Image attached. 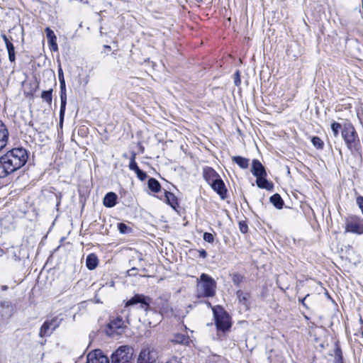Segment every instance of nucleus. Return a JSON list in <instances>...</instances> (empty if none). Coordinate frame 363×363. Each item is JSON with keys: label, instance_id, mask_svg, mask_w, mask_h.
<instances>
[{"label": "nucleus", "instance_id": "obj_25", "mask_svg": "<svg viewBox=\"0 0 363 363\" xmlns=\"http://www.w3.org/2000/svg\"><path fill=\"white\" fill-rule=\"evenodd\" d=\"M147 184H148L149 189L152 191H153L155 193H157V192H159L160 191V188H161L160 184L155 178L149 179Z\"/></svg>", "mask_w": 363, "mask_h": 363}, {"label": "nucleus", "instance_id": "obj_17", "mask_svg": "<svg viewBox=\"0 0 363 363\" xmlns=\"http://www.w3.org/2000/svg\"><path fill=\"white\" fill-rule=\"evenodd\" d=\"M45 33L49 44L50 45V49L54 51L57 50L58 47L57 44V38L53 30L48 27L45 28Z\"/></svg>", "mask_w": 363, "mask_h": 363}, {"label": "nucleus", "instance_id": "obj_16", "mask_svg": "<svg viewBox=\"0 0 363 363\" xmlns=\"http://www.w3.org/2000/svg\"><path fill=\"white\" fill-rule=\"evenodd\" d=\"M236 295L239 303L242 304L245 310L248 309L250 303L249 293L238 290Z\"/></svg>", "mask_w": 363, "mask_h": 363}, {"label": "nucleus", "instance_id": "obj_42", "mask_svg": "<svg viewBox=\"0 0 363 363\" xmlns=\"http://www.w3.org/2000/svg\"><path fill=\"white\" fill-rule=\"evenodd\" d=\"M1 37L6 44V46L7 45V43H11V42L9 40L6 35H2Z\"/></svg>", "mask_w": 363, "mask_h": 363}, {"label": "nucleus", "instance_id": "obj_39", "mask_svg": "<svg viewBox=\"0 0 363 363\" xmlns=\"http://www.w3.org/2000/svg\"><path fill=\"white\" fill-rule=\"evenodd\" d=\"M234 83L236 86H239L241 83L240 72L236 71L234 74Z\"/></svg>", "mask_w": 363, "mask_h": 363}, {"label": "nucleus", "instance_id": "obj_29", "mask_svg": "<svg viewBox=\"0 0 363 363\" xmlns=\"http://www.w3.org/2000/svg\"><path fill=\"white\" fill-rule=\"evenodd\" d=\"M117 228L121 234H129L132 233L131 227L123 223H118Z\"/></svg>", "mask_w": 363, "mask_h": 363}, {"label": "nucleus", "instance_id": "obj_4", "mask_svg": "<svg viewBox=\"0 0 363 363\" xmlns=\"http://www.w3.org/2000/svg\"><path fill=\"white\" fill-rule=\"evenodd\" d=\"M133 347L127 345L120 346L112 354L111 361L132 363Z\"/></svg>", "mask_w": 363, "mask_h": 363}, {"label": "nucleus", "instance_id": "obj_36", "mask_svg": "<svg viewBox=\"0 0 363 363\" xmlns=\"http://www.w3.org/2000/svg\"><path fill=\"white\" fill-rule=\"evenodd\" d=\"M153 315H155V316H157L158 318V320L160 321V319H161V316L163 315H169L168 314V310L165 308L161 309L160 311V314H158L157 313H153Z\"/></svg>", "mask_w": 363, "mask_h": 363}, {"label": "nucleus", "instance_id": "obj_24", "mask_svg": "<svg viewBox=\"0 0 363 363\" xmlns=\"http://www.w3.org/2000/svg\"><path fill=\"white\" fill-rule=\"evenodd\" d=\"M270 202L277 208L281 209L284 206V201L279 194H275L269 198Z\"/></svg>", "mask_w": 363, "mask_h": 363}, {"label": "nucleus", "instance_id": "obj_38", "mask_svg": "<svg viewBox=\"0 0 363 363\" xmlns=\"http://www.w3.org/2000/svg\"><path fill=\"white\" fill-rule=\"evenodd\" d=\"M58 78L60 81V85H64V83H65L63 72L61 67L58 69Z\"/></svg>", "mask_w": 363, "mask_h": 363}, {"label": "nucleus", "instance_id": "obj_40", "mask_svg": "<svg viewBox=\"0 0 363 363\" xmlns=\"http://www.w3.org/2000/svg\"><path fill=\"white\" fill-rule=\"evenodd\" d=\"M356 202L359 208L361 209L363 214V196H359L357 197Z\"/></svg>", "mask_w": 363, "mask_h": 363}, {"label": "nucleus", "instance_id": "obj_9", "mask_svg": "<svg viewBox=\"0 0 363 363\" xmlns=\"http://www.w3.org/2000/svg\"><path fill=\"white\" fill-rule=\"evenodd\" d=\"M157 352L150 347L143 349L138 358V363H157Z\"/></svg>", "mask_w": 363, "mask_h": 363}, {"label": "nucleus", "instance_id": "obj_33", "mask_svg": "<svg viewBox=\"0 0 363 363\" xmlns=\"http://www.w3.org/2000/svg\"><path fill=\"white\" fill-rule=\"evenodd\" d=\"M243 277L239 274H235L233 276V282L235 285H239L242 281Z\"/></svg>", "mask_w": 363, "mask_h": 363}, {"label": "nucleus", "instance_id": "obj_20", "mask_svg": "<svg viewBox=\"0 0 363 363\" xmlns=\"http://www.w3.org/2000/svg\"><path fill=\"white\" fill-rule=\"evenodd\" d=\"M267 176H262L257 177L256 183L259 188L264 189L267 190H272L274 185L266 179Z\"/></svg>", "mask_w": 363, "mask_h": 363}, {"label": "nucleus", "instance_id": "obj_19", "mask_svg": "<svg viewBox=\"0 0 363 363\" xmlns=\"http://www.w3.org/2000/svg\"><path fill=\"white\" fill-rule=\"evenodd\" d=\"M171 341L173 343L181 344L184 345H188L191 342V340L189 336L179 333L174 334L171 339Z\"/></svg>", "mask_w": 363, "mask_h": 363}, {"label": "nucleus", "instance_id": "obj_35", "mask_svg": "<svg viewBox=\"0 0 363 363\" xmlns=\"http://www.w3.org/2000/svg\"><path fill=\"white\" fill-rule=\"evenodd\" d=\"M239 228L241 233H246L248 230V226L245 221H240Z\"/></svg>", "mask_w": 363, "mask_h": 363}, {"label": "nucleus", "instance_id": "obj_15", "mask_svg": "<svg viewBox=\"0 0 363 363\" xmlns=\"http://www.w3.org/2000/svg\"><path fill=\"white\" fill-rule=\"evenodd\" d=\"M252 173L257 177L267 176L266 170L262 163L257 160H253L252 166Z\"/></svg>", "mask_w": 363, "mask_h": 363}, {"label": "nucleus", "instance_id": "obj_13", "mask_svg": "<svg viewBox=\"0 0 363 363\" xmlns=\"http://www.w3.org/2000/svg\"><path fill=\"white\" fill-rule=\"evenodd\" d=\"M60 124L62 125L63 123L65 108L67 104V94H66V87L65 83L64 85H60Z\"/></svg>", "mask_w": 363, "mask_h": 363}, {"label": "nucleus", "instance_id": "obj_30", "mask_svg": "<svg viewBox=\"0 0 363 363\" xmlns=\"http://www.w3.org/2000/svg\"><path fill=\"white\" fill-rule=\"evenodd\" d=\"M331 129H332L334 136L337 137L339 132L340 131L342 132V130L343 129V126L339 123L334 122L331 125Z\"/></svg>", "mask_w": 363, "mask_h": 363}, {"label": "nucleus", "instance_id": "obj_44", "mask_svg": "<svg viewBox=\"0 0 363 363\" xmlns=\"http://www.w3.org/2000/svg\"><path fill=\"white\" fill-rule=\"evenodd\" d=\"M308 296H309V295L308 294V295H306L303 298H302L301 300H300V301H301V303H302V304H303V306H306V304H305V301H306V299L307 298V297H308Z\"/></svg>", "mask_w": 363, "mask_h": 363}, {"label": "nucleus", "instance_id": "obj_8", "mask_svg": "<svg viewBox=\"0 0 363 363\" xmlns=\"http://www.w3.org/2000/svg\"><path fill=\"white\" fill-rule=\"evenodd\" d=\"M346 231L357 234L363 233V220L357 216H351L347 220Z\"/></svg>", "mask_w": 363, "mask_h": 363}, {"label": "nucleus", "instance_id": "obj_46", "mask_svg": "<svg viewBox=\"0 0 363 363\" xmlns=\"http://www.w3.org/2000/svg\"><path fill=\"white\" fill-rule=\"evenodd\" d=\"M197 2H201L202 0H196Z\"/></svg>", "mask_w": 363, "mask_h": 363}, {"label": "nucleus", "instance_id": "obj_31", "mask_svg": "<svg viewBox=\"0 0 363 363\" xmlns=\"http://www.w3.org/2000/svg\"><path fill=\"white\" fill-rule=\"evenodd\" d=\"M135 157H136V154L135 152H132V156H131L130 164H129V169L134 172H135L136 170H138V169H139V167L135 162Z\"/></svg>", "mask_w": 363, "mask_h": 363}, {"label": "nucleus", "instance_id": "obj_6", "mask_svg": "<svg viewBox=\"0 0 363 363\" xmlns=\"http://www.w3.org/2000/svg\"><path fill=\"white\" fill-rule=\"evenodd\" d=\"M342 137L350 150H352L356 147V138L357 135L352 125L345 124L343 125Z\"/></svg>", "mask_w": 363, "mask_h": 363}, {"label": "nucleus", "instance_id": "obj_45", "mask_svg": "<svg viewBox=\"0 0 363 363\" xmlns=\"http://www.w3.org/2000/svg\"><path fill=\"white\" fill-rule=\"evenodd\" d=\"M106 48H108V49H111V47L109 45H105L104 46Z\"/></svg>", "mask_w": 363, "mask_h": 363}, {"label": "nucleus", "instance_id": "obj_14", "mask_svg": "<svg viewBox=\"0 0 363 363\" xmlns=\"http://www.w3.org/2000/svg\"><path fill=\"white\" fill-rule=\"evenodd\" d=\"M9 140V130L5 124L0 121V151L7 145Z\"/></svg>", "mask_w": 363, "mask_h": 363}, {"label": "nucleus", "instance_id": "obj_11", "mask_svg": "<svg viewBox=\"0 0 363 363\" xmlns=\"http://www.w3.org/2000/svg\"><path fill=\"white\" fill-rule=\"evenodd\" d=\"M86 363H109V360L101 350H96L88 354Z\"/></svg>", "mask_w": 363, "mask_h": 363}, {"label": "nucleus", "instance_id": "obj_27", "mask_svg": "<svg viewBox=\"0 0 363 363\" xmlns=\"http://www.w3.org/2000/svg\"><path fill=\"white\" fill-rule=\"evenodd\" d=\"M41 98L50 105L52 100V89L48 91H43L41 94Z\"/></svg>", "mask_w": 363, "mask_h": 363}, {"label": "nucleus", "instance_id": "obj_2", "mask_svg": "<svg viewBox=\"0 0 363 363\" xmlns=\"http://www.w3.org/2000/svg\"><path fill=\"white\" fill-rule=\"evenodd\" d=\"M216 283L208 275L202 274L197 279V294L199 297H211L216 292Z\"/></svg>", "mask_w": 363, "mask_h": 363}, {"label": "nucleus", "instance_id": "obj_43", "mask_svg": "<svg viewBox=\"0 0 363 363\" xmlns=\"http://www.w3.org/2000/svg\"><path fill=\"white\" fill-rule=\"evenodd\" d=\"M199 256L202 258H205L206 257V251H199Z\"/></svg>", "mask_w": 363, "mask_h": 363}, {"label": "nucleus", "instance_id": "obj_3", "mask_svg": "<svg viewBox=\"0 0 363 363\" xmlns=\"http://www.w3.org/2000/svg\"><path fill=\"white\" fill-rule=\"evenodd\" d=\"M218 332L225 333L230 330L232 323L230 315L220 306L212 308Z\"/></svg>", "mask_w": 363, "mask_h": 363}, {"label": "nucleus", "instance_id": "obj_41", "mask_svg": "<svg viewBox=\"0 0 363 363\" xmlns=\"http://www.w3.org/2000/svg\"><path fill=\"white\" fill-rule=\"evenodd\" d=\"M166 363H182L180 360L176 357H172L167 360Z\"/></svg>", "mask_w": 363, "mask_h": 363}, {"label": "nucleus", "instance_id": "obj_1", "mask_svg": "<svg viewBox=\"0 0 363 363\" xmlns=\"http://www.w3.org/2000/svg\"><path fill=\"white\" fill-rule=\"evenodd\" d=\"M150 303V298L145 296L142 294H136L128 300L125 305V309L121 311L123 315L122 316H118L115 319L112 320L108 325V330L107 331L109 335H113L115 334H121L125 328L127 327L128 323V315L129 311L127 309L129 306H138L139 308L147 311Z\"/></svg>", "mask_w": 363, "mask_h": 363}, {"label": "nucleus", "instance_id": "obj_34", "mask_svg": "<svg viewBox=\"0 0 363 363\" xmlns=\"http://www.w3.org/2000/svg\"><path fill=\"white\" fill-rule=\"evenodd\" d=\"M135 172L136 173L138 178L141 181H144L147 178V174L140 168Z\"/></svg>", "mask_w": 363, "mask_h": 363}, {"label": "nucleus", "instance_id": "obj_28", "mask_svg": "<svg viewBox=\"0 0 363 363\" xmlns=\"http://www.w3.org/2000/svg\"><path fill=\"white\" fill-rule=\"evenodd\" d=\"M8 54H9V60L13 62L16 60V55H15V48L13 45V43H7V45L6 46Z\"/></svg>", "mask_w": 363, "mask_h": 363}, {"label": "nucleus", "instance_id": "obj_32", "mask_svg": "<svg viewBox=\"0 0 363 363\" xmlns=\"http://www.w3.org/2000/svg\"><path fill=\"white\" fill-rule=\"evenodd\" d=\"M311 142H312L313 146L318 149H322L323 147V140L317 136L313 137L311 139Z\"/></svg>", "mask_w": 363, "mask_h": 363}, {"label": "nucleus", "instance_id": "obj_37", "mask_svg": "<svg viewBox=\"0 0 363 363\" xmlns=\"http://www.w3.org/2000/svg\"><path fill=\"white\" fill-rule=\"evenodd\" d=\"M203 239L205 241H206L208 242H212L214 240V237H213V234H211L210 233H205L203 234Z\"/></svg>", "mask_w": 363, "mask_h": 363}, {"label": "nucleus", "instance_id": "obj_22", "mask_svg": "<svg viewBox=\"0 0 363 363\" xmlns=\"http://www.w3.org/2000/svg\"><path fill=\"white\" fill-rule=\"evenodd\" d=\"M99 259L95 254L91 253L87 256L86 260V265L89 269H94L97 267Z\"/></svg>", "mask_w": 363, "mask_h": 363}, {"label": "nucleus", "instance_id": "obj_12", "mask_svg": "<svg viewBox=\"0 0 363 363\" xmlns=\"http://www.w3.org/2000/svg\"><path fill=\"white\" fill-rule=\"evenodd\" d=\"M212 189L220 195L221 199H224L226 198L227 189L225 188L223 181L219 177L217 179L213 180L210 184Z\"/></svg>", "mask_w": 363, "mask_h": 363}, {"label": "nucleus", "instance_id": "obj_10", "mask_svg": "<svg viewBox=\"0 0 363 363\" xmlns=\"http://www.w3.org/2000/svg\"><path fill=\"white\" fill-rule=\"evenodd\" d=\"M60 322L57 318H53L50 321H45L40 328V336L45 337L50 335L54 330L59 326Z\"/></svg>", "mask_w": 363, "mask_h": 363}, {"label": "nucleus", "instance_id": "obj_23", "mask_svg": "<svg viewBox=\"0 0 363 363\" xmlns=\"http://www.w3.org/2000/svg\"><path fill=\"white\" fill-rule=\"evenodd\" d=\"M232 160L242 169H247L249 166L250 160L247 158L241 156H234L232 157Z\"/></svg>", "mask_w": 363, "mask_h": 363}, {"label": "nucleus", "instance_id": "obj_26", "mask_svg": "<svg viewBox=\"0 0 363 363\" xmlns=\"http://www.w3.org/2000/svg\"><path fill=\"white\" fill-rule=\"evenodd\" d=\"M165 199L167 200V203L175 209L176 206L177 205V199L176 196L172 193L166 191Z\"/></svg>", "mask_w": 363, "mask_h": 363}, {"label": "nucleus", "instance_id": "obj_5", "mask_svg": "<svg viewBox=\"0 0 363 363\" xmlns=\"http://www.w3.org/2000/svg\"><path fill=\"white\" fill-rule=\"evenodd\" d=\"M15 162L6 153L4 155L0 157V177L3 178L11 174L20 167L15 164Z\"/></svg>", "mask_w": 363, "mask_h": 363}, {"label": "nucleus", "instance_id": "obj_7", "mask_svg": "<svg viewBox=\"0 0 363 363\" xmlns=\"http://www.w3.org/2000/svg\"><path fill=\"white\" fill-rule=\"evenodd\" d=\"M6 153L20 168L26 163L28 158L27 151L22 147L13 148Z\"/></svg>", "mask_w": 363, "mask_h": 363}, {"label": "nucleus", "instance_id": "obj_18", "mask_svg": "<svg viewBox=\"0 0 363 363\" xmlns=\"http://www.w3.org/2000/svg\"><path fill=\"white\" fill-rule=\"evenodd\" d=\"M117 195L114 192L107 193L103 201V203L106 207L112 208L116 204Z\"/></svg>", "mask_w": 363, "mask_h": 363}, {"label": "nucleus", "instance_id": "obj_21", "mask_svg": "<svg viewBox=\"0 0 363 363\" xmlns=\"http://www.w3.org/2000/svg\"><path fill=\"white\" fill-rule=\"evenodd\" d=\"M203 177L207 182L211 184L213 180H216L219 177V175L211 167H207L204 169Z\"/></svg>", "mask_w": 363, "mask_h": 363}]
</instances>
